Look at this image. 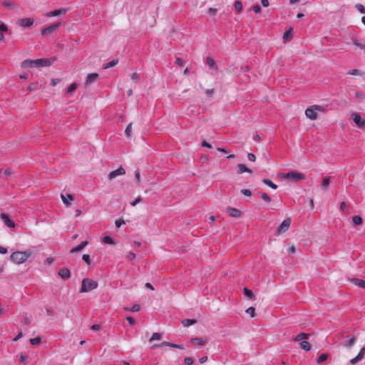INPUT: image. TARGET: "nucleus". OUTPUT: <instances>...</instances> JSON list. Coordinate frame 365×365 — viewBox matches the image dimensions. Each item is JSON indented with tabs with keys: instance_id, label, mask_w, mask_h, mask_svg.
I'll return each instance as SVG.
<instances>
[{
	"instance_id": "1",
	"label": "nucleus",
	"mask_w": 365,
	"mask_h": 365,
	"mask_svg": "<svg viewBox=\"0 0 365 365\" xmlns=\"http://www.w3.org/2000/svg\"><path fill=\"white\" fill-rule=\"evenodd\" d=\"M53 62V60L47 58L36 60L26 59L21 63V66L22 68L48 67L50 66Z\"/></svg>"
},
{
	"instance_id": "2",
	"label": "nucleus",
	"mask_w": 365,
	"mask_h": 365,
	"mask_svg": "<svg viewBox=\"0 0 365 365\" xmlns=\"http://www.w3.org/2000/svg\"><path fill=\"white\" fill-rule=\"evenodd\" d=\"M31 255V252L29 250L24 252L16 251L11 253L10 259L14 263L21 264L25 262Z\"/></svg>"
},
{
	"instance_id": "3",
	"label": "nucleus",
	"mask_w": 365,
	"mask_h": 365,
	"mask_svg": "<svg viewBox=\"0 0 365 365\" xmlns=\"http://www.w3.org/2000/svg\"><path fill=\"white\" fill-rule=\"evenodd\" d=\"M98 287V282L89 278L83 279L81 287V292H88L95 289Z\"/></svg>"
},
{
	"instance_id": "4",
	"label": "nucleus",
	"mask_w": 365,
	"mask_h": 365,
	"mask_svg": "<svg viewBox=\"0 0 365 365\" xmlns=\"http://www.w3.org/2000/svg\"><path fill=\"white\" fill-rule=\"evenodd\" d=\"M281 176L284 179H289L295 182L305 179V175L303 173L294 171L282 173Z\"/></svg>"
},
{
	"instance_id": "5",
	"label": "nucleus",
	"mask_w": 365,
	"mask_h": 365,
	"mask_svg": "<svg viewBox=\"0 0 365 365\" xmlns=\"http://www.w3.org/2000/svg\"><path fill=\"white\" fill-rule=\"evenodd\" d=\"M291 222H292V221L289 217H287L285 220H284L282 221V224L277 229L276 235H280L282 233H284L285 232H287L290 227Z\"/></svg>"
},
{
	"instance_id": "6",
	"label": "nucleus",
	"mask_w": 365,
	"mask_h": 365,
	"mask_svg": "<svg viewBox=\"0 0 365 365\" xmlns=\"http://www.w3.org/2000/svg\"><path fill=\"white\" fill-rule=\"evenodd\" d=\"M125 174V169L122 166H120L118 169H116L115 170L111 171L108 174V177L109 180H113V179L115 178L116 177H118L119 175H123Z\"/></svg>"
},
{
	"instance_id": "7",
	"label": "nucleus",
	"mask_w": 365,
	"mask_h": 365,
	"mask_svg": "<svg viewBox=\"0 0 365 365\" xmlns=\"http://www.w3.org/2000/svg\"><path fill=\"white\" fill-rule=\"evenodd\" d=\"M352 117L354 122L359 128H365V121L361 118V115L359 113H353Z\"/></svg>"
},
{
	"instance_id": "8",
	"label": "nucleus",
	"mask_w": 365,
	"mask_h": 365,
	"mask_svg": "<svg viewBox=\"0 0 365 365\" xmlns=\"http://www.w3.org/2000/svg\"><path fill=\"white\" fill-rule=\"evenodd\" d=\"M34 19L31 18H23L20 19L17 24L19 26L21 27H30L34 24Z\"/></svg>"
},
{
	"instance_id": "9",
	"label": "nucleus",
	"mask_w": 365,
	"mask_h": 365,
	"mask_svg": "<svg viewBox=\"0 0 365 365\" xmlns=\"http://www.w3.org/2000/svg\"><path fill=\"white\" fill-rule=\"evenodd\" d=\"M1 218L3 220L4 223L8 227H10V228L15 227V225H16L15 222L12 220H11L6 214L1 213Z\"/></svg>"
},
{
	"instance_id": "10",
	"label": "nucleus",
	"mask_w": 365,
	"mask_h": 365,
	"mask_svg": "<svg viewBox=\"0 0 365 365\" xmlns=\"http://www.w3.org/2000/svg\"><path fill=\"white\" fill-rule=\"evenodd\" d=\"M60 26H61L60 23L54 24L49 26L47 28L43 29L41 31V34L42 35L50 34Z\"/></svg>"
},
{
	"instance_id": "11",
	"label": "nucleus",
	"mask_w": 365,
	"mask_h": 365,
	"mask_svg": "<svg viewBox=\"0 0 365 365\" xmlns=\"http://www.w3.org/2000/svg\"><path fill=\"white\" fill-rule=\"evenodd\" d=\"M66 11H67L66 9H57V10L47 12L45 15L47 17L58 16L60 15L65 14L66 13Z\"/></svg>"
},
{
	"instance_id": "12",
	"label": "nucleus",
	"mask_w": 365,
	"mask_h": 365,
	"mask_svg": "<svg viewBox=\"0 0 365 365\" xmlns=\"http://www.w3.org/2000/svg\"><path fill=\"white\" fill-rule=\"evenodd\" d=\"M305 115L307 118L310 120H315L317 118V114L312 106L309 107L305 110Z\"/></svg>"
},
{
	"instance_id": "13",
	"label": "nucleus",
	"mask_w": 365,
	"mask_h": 365,
	"mask_svg": "<svg viewBox=\"0 0 365 365\" xmlns=\"http://www.w3.org/2000/svg\"><path fill=\"white\" fill-rule=\"evenodd\" d=\"M58 275L63 279H67L71 277V272L66 267H62L58 270Z\"/></svg>"
},
{
	"instance_id": "14",
	"label": "nucleus",
	"mask_w": 365,
	"mask_h": 365,
	"mask_svg": "<svg viewBox=\"0 0 365 365\" xmlns=\"http://www.w3.org/2000/svg\"><path fill=\"white\" fill-rule=\"evenodd\" d=\"M61 200H62L63 204L66 207H68L71 205L70 201L74 200V197H73V195H71L70 194H68L66 195L61 194Z\"/></svg>"
},
{
	"instance_id": "15",
	"label": "nucleus",
	"mask_w": 365,
	"mask_h": 365,
	"mask_svg": "<svg viewBox=\"0 0 365 365\" xmlns=\"http://www.w3.org/2000/svg\"><path fill=\"white\" fill-rule=\"evenodd\" d=\"M227 212L232 217H239L242 215L241 211L234 207H228Z\"/></svg>"
},
{
	"instance_id": "16",
	"label": "nucleus",
	"mask_w": 365,
	"mask_h": 365,
	"mask_svg": "<svg viewBox=\"0 0 365 365\" xmlns=\"http://www.w3.org/2000/svg\"><path fill=\"white\" fill-rule=\"evenodd\" d=\"M364 353H365V348L363 347L361 349L358 355L356 357L353 358L350 361L351 364H355L358 363L359 361H361L364 355Z\"/></svg>"
},
{
	"instance_id": "17",
	"label": "nucleus",
	"mask_w": 365,
	"mask_h": 365,
	"mask_svg": "<svg viewBox=\"0 0 365 365\" xmlns=\"http://www.w3.org/2000/svg\"><path fill=\"white\" fill-rule=\"evenodd\" d=\"M206 64L210 69L214 70V71L217 70V66L215 63V61L212 57H210V56L207 57Z\"/></svg>"
},
{
	"instance_id": "18",
	"label": "nucleus",
	"mask_w": 365,
	"mask_h": 365,
	"mask_svg": "<svg viewBox=\"0 0 365 365\" xmlns=\"http://www.w3.org/2000/svg\"><path fill=\"white\" fill-rule=\"evenodd\" d=\"M98 74L97 73H89L87 76V78L86 80V83L91 84V83H93L94 81H96L98 79Z\"/></svg>"
},
{
	"instance_id": "19",
	"label": "nucleus",
	"mask_w": 365,
	"mask_h": 365,
	"mask_svg": "<svg viewBox=\"0 0 365 365\" xmlns=\"http://www.w3.org/2000/svg\"><path fill=\"white\" fill-rule=\"evenodd\" d=\"M206 341H207L206 339H202V338H197V337L192 338L190 339V342L193 345L203 346L206 344Z\"/></svg>"
},
{
	"instance_id": "20",
	"label": "nucleus",
	"mask_w": 365,
	"mask_h": 365,
	"mask_svg": "<svg viewBox=\"0 0 365 365\" xmlns=\"http://www.w3.org/2000/svg\"><path fill=\"white\" fill-rule=\"evenodd\" d=\"M177 344H173V343H171V342H169V341H163L160 344H154L153 346H152V349H156V348H158V347H161V346H170V347H173V348H177Z\"/></svg>"
},
{
	"instance_id": "21",
	"label": "nucleus",
	"mask_w": 365,
	"mask_h": 365,
	"mask_svg": "<svg viewBox=\"0 0 365 365\" xmlns=\"http://www.w3.org/2000/svg\"><path fill=\"white\" fill-rule=\"evenodd\" d=\"M88 245V241H83L80 245L71 250V253H75L81 251Z\"/></svg>"
},
{
	"instance_id": "22",
	"label": "nucleus",
	"mask_w": 365,
	"mask_h": 365,
	"mask_svg": "<svg viewBox=\"0 0 365 365\" xmlns=\"http://www.w3.org/2000/svg\"><path fill=\"white\" fill-rule=\"evenodd\" d=\"M350 281L353 282L355 285L365 289V280L358 278H353L351 279Z\"/></svg>"
},
{
	"instance_id": "23",
	"label": "nucleus",
	"mask_w": 365,
	"mask_h": 365,
	"mask_svg": "<svg viewBox=\"0 0 365 365\" xmlns=\"http://www.w3.org/2000/svg\"><path fill=\"white\" fill-rule=\"evenodd\" d=\"M237 174H242L245 172L251 173V170L243 164H238L237 165Z\"/></svg>"
},
{
	"instance_id": "24",
	"label": "nucleus",
	"mask_w": 365,
	"mask_h": 365,
	"mask_svg": "<svg viewBox=\"0 0 365 365\" xmlns=\"http://www.w3.org/2000/svg\"><path fill=\"white\" fill-rule=\"evenodd\" d=\"M356 342V337L355 336L352 335L350 336L349 339L348 341H344L342 344L347 347H351L354 345Z\"/></svg>"
},
{
	"instance_id": "25",
	"label": "nucleus",
	"mask_w": 365,
	"mask_h": 365,
	"mask_svg": "<svg viewBox=\"0 0 365 365\" xmlns=\"http://www.w3.org/2000/svg\"><path fill=\"white\" fill-rule=\"evenodd\" d=\"M2 5L10 10H13L16 8L15 4L10 0H5L2 1Z\"/></svg>"
},
{
	"instance_id": "26",
	"label": "nucleus",
	"mask_w": 365,
	"mask_h": 365,
	"mask_svg": "<svg viewBox=\"0 0 365 365\" xmlns=\"http://www.w3.org/2000/svg\"><path fill=\"white\" fill-rule=\"evenodd\" d=\"M299 345H300V347L302 349H304V350H305L307 351H309L311 349V347H312L309 341H305V340L301 341L299 343Z\"/></svg>"
},
{
	"instance_id": "27",
	"label": "nucleus",
	"mask_w": 365,
	"mask_h": 365,
	"mask_svg": "<svg viewBox=\"0 0 365 365\" xmlns=\"http://www.w3.org/2000/svg\"><path fill=\"white\" fill-rule=\"evenodd\" d=\"M292 28H289L288 30H287L284 33L283 39L284 41H290L291 37H292Z\"/></svg>"
},
{
	"instance_id": "28",
	"label": "nucleus",
	"mask_w": 365,
	"mask_h": 365,
	"mask_svg": "<svg viewBox=\"0 0 365 365\" xmlns=\"http://www.w3.org/2000/svg\"><path fill=\"white\" fill-rule=\"evenodd\" d=\"M308 337V334H305V333H301L298 335H297L294 339H293V341H301L302 339H307Z\"/></svg>"
},
{
	"instance_id": "29",
	"label": "nucleus",
	"mask_w": 365,
	"mask_h": 365,
	"mask_svg": "<svg viewBox=\"0 0 365 365\" xmlns=\"http://www.w3.org/2000/svg\"><path fill=\"white\" fill-rule=\"evenodd\" d=\"M262 182L267 185V186L270 187L272 189H277V185L274 184L271 180L269 179H264Z\"/></svg>"
},
{
	"instance_id": "30",
	"label": "nucleus",
	"mask_w": 365,
	"mask_h": 365,
	"mask_svg": "<svg viewBox=\"0 0 365 365\" xmlns=\"http://www.w3.org/2000/svg\"><path fill=\"white\" fill-rule=\"evenodd\" d=\"M352 222L356 225H359L362 224L363 220L360 216L355 215L352 217Z\"/></svg>"
},
{
	"instance_id": "31",
	"label": "nucleus",
	"mask_w": 365,
	"mask_h": 365,
	"mask_svg": "<svg viewBox=\"0 0 365 365\" xmlns=\"http://www.w3.org/2000/svg\"><path fill=\"white\" fill-rule=\"evenodd\" d=\"M244 294L248 297L250 298V299H255V295L253 294V292L249 289L247 287H245L244 288Z\"/></svg>"
},
{
	"instance_id": "32",
	"label": "nucleus",
	"mask_w": 365,
	"mask_h": 365,
	"mask_svg": "<svg viewBox=\"0 0 365 365\" xmlns=\"http://www.w3.org/2000/svg\"><path fill=\"white\" fill-rule=\"evenodd\" d=\"M328 359V355L325 353L322 354L317 359V362L318 364H320L322 362H324L327 361Z\"/></svg>"
},
{
	"instance_id": "33",
	"label": "nucleus",
	"mask_w": 365,
	"mask_h": 365,
	"mask_svg": "<svg viewBox=\"0 0 365 365\" xmlns=\"http://www.w3.org/2000/svg\"><path fill=\"white\" fill-rule=\"evenodd\" d=\"M330 183V177H326L323 181H322V189L325 190L327 188V187L329 186Z\"/></svg>"
},
{
	"instance_id": "34",
	"label": "nucleus",
	"mask_w": 365,
	"mask_h": 365,
	"mask_svg": "<svg viewBox=\"0 0 365 365\" xmlns=\"http://www.w3.org/2000/svg\"><path fill=\"white\" fill-rule=\"evenodd\" d=\"M234 6L238 12H241L242 11L243 6L242 3L240 1H236L235 2Z\"/></svg>"
},
{
	"instance_id": "35",
	"label": "nucleus",
	"mask_w": 365,
	"mask_h": 365,
	"mask_svg": "<svg viewBox=\"0 0 365 365\" xmlns=\"http://www.w3.org/2000/svg\"><path fill=\"white\" fill-rule=\"evenodd\" d=\"M195 322H196V321H195V320H194V319H184V320L182 321V324H183V326H184V327H189V326H190V325H192V324H195Z\"/></svg>"
},
{
	"instance_id": "36",
	"label": "nucleus",
	"mask_w": 365,
	"mask_h": 365,
	"mask_svg": "<svg viewBox=\"0 0 365 365\" xmlns=\"http://www.w3.org/2000/svg\"><path fill=\"white\" fill-rule=\"evenodd\" d=\"M103 242L106 244H110V245H112V244H114V240L113 239L110 237V236H106L103 238Z\"/></svg>"
},
{
	"instance_id": "37",
	"label": "nucleus",
	"mask_w": 365,
	"mask_h": 365,
	"mask_svg": "<svg viewBox=\"0 0 365 365\" xmlns=\"http://www.w3.org/2000/svg\"><path fill=\"white\" fill-rule=\"evenodd\" d=\"M78 87V83H73L71 85H70V86L68 88L67 91H66V93H72L73 91H74Z\"/></svg>"
},
{
	"instance_id": "38",
	"label": "nucleus",
	"mask_w": 365,
	"mask_h": 365,
	"mask_svg": "<svg viewBox=\"0 0 365 365\" xmlns=\"http://www.w3.org/2000/svg\"><path fill=\"white\" fill-rule=\"evenodd\" d=\"M132 123H129L125 128V134L127 137H130L132 133Z\"/></svg>"
},
{
	"instance_id": "39",
	"label": "nucleus",
	"mask_w": 365,
	"mask_h": 365,
	"mask_svg": "<svg viewBox=\"0 0 365 365\" xmlns=\"http://www.w3.org/2000/svg\"><path fill=\"white\" fill-rule=\"evenodd\" d=\"M118 63L117 60H112L110 62H108L106 65L104 66V68L107 69L111 67L115 66Z\"/></svg>"
},
{
	"instance_id": "40",
	"label": "nucleus",
	"mask_w": 365,
	"mask_h": 365,
	"mask_svg": "<svg viewBox=\"0 0 365 365\" xmlns=\"http://www.w3.org/2000/svg\"><path fill=\"white\" fill-rule=\"evenodd\" d=\"M161 339V335L159 333L155 332L152 334L151 337L150 338L149 341H152L154 340H160Z\"/></svg>"
},
{
	"instance_id": "41",
	"label": "nucleus",
	"mask_w": 365,
	"mask_h": 365,
	"mask_svg": "<svg viewBox=\"0 0 365 365\" xmlns=\"http://www.w3.org/2000/svg\"><path fill=\"white\" fill-rule=\"evenodd\" d=\"M260 197H261V198H262L264 201H265V202H269L271 201V198H270V197H269V196L267 193H265V192H262V193L260 194Z\"/></svg>"
},
{
	"instance_id": "42",
	"label": "nucleus",
	"mask_w": 365,
	"mask_h": 365,
	"mask_svg": "<svg viewBox=\"0 0 365 365\" xmlns=\"http://www.w3.org/2000/svg\"><path fill=\"white\" fill-rule=\"evenodd\" d=\"M246 312L250 315L251 317H254L255 316V309L252 307H249L246 309Z\"/></svg>"
},
{
	"instance_id": "43",
	"label": "nucleus",
	"mask_w": 365,
	"mask_h": 365,
	"mask_svg": "<svg viewBox=\"0 0 365 365\" xmlns=\"http://www.w3.org/2000/svg\"><path fill=\"white\" fill-rule=\"evenodd\" d=\"M312 108L314 109V110L317 112H324L325 109L324 107L321 106H319V105H314V106H312Z\"/></svg>"
},
{
	"instance_id": "44",
	"label": "nucleus",
	"mask_w": 365,
	"mask_h": 365,
	"mask_svg": "<svg viewBox=\"0 0 365 365\" xmlns=\"http://www.w3.org/2000/svg\"><path fill=\"white\" fill-rule=\"evenodd\" d=\"M126 310H128V309L125 308ZM140 309V307L138 304H135L129 310L133 312H139Z\"/></svg>"
},
{
	"instance_id": "45",
	"label": "nucleus",
	"mask_w": 365,
	"mask_h": 365,
	"mask_svg": "<svg viewBox=\"0 0 365 365\" xmlns=\"http://www.w3.org/2000/svg\"><path fill=\"white\" fill-rule=\"evenodd\" d=\"M41 339L40 337H36L33 339H30L29 341L33 345H37L41 342Z\"/></svg>"
},
{
	"instance_id": "46",
	"label": "nucleus",
	"mask_w": 365,
	"mask_h": 365,
	"mask_svg": "<svg viewBox=\"0 0 365 365\" xmlns=\"http://www.w3.org/2000/svg\"><path fill=\"white\" fill-rule=\"evenodd\" d=\"M356 8L361 14H365V7L362 4H357Z\"/></svg>"
},
{
	"instance_id": "47",
	"label": "nucleus",
	"mask_w": 365,
	"mask_h": 365,
	"mask_svg": "<svg viewBox=\"0 0 365 365\" xmlns=\"http://www.w3.org/2000/svg\"><path fill=\"white\" fill-rule=\"evenodd\" d=\"M38 84L37 83H31L27 88V89L30 91H36L37 89Z\"/></svg>"
},
{
	"instance_id": "48",
	"label": "nucleus",
	"mask_w": 365,
	"mask_h": 365,
	"mask_svg": "<svg viewBox=\"0 0 365 365\" xmlns=\"http://www.w3.org/2000/svg\"><path fill=\"white\" fill-rule=\"evenodd\" d=\"M353 43H354V45H355L356 46L359 47V48H361V49H364V51H365V45H364V44H362V43H359V42L358 41H356V40H354V41H353Z\"/></svg>"
},
{
	"instance_id": "49",
	"label": "nucleus",
	"mask_w": 365,
	"mask_h": 365,
	"mask_svg": "<svg viewBox=\"0 0 365 365\" xmlns=\"http://www.w3.org/2000/svg\"><path fill=\"white\" fill-rule=\"evenodd\" d=\"M82 259L87 264H91V258H90V256L89 255H87V254H85L83 255L82 257Z\"/></svg>"
},
{
	"instance_id": "50",
	"label": "nucleus",
	"mask_w": 365,
	"mask_h": 365,
	"mask_svg": "<svg viewBox=\"0 0 365 365\" xmlns=\"http://www.w3.org/2000/svg\"><path fill=\"white\" fill-rule=\"evenodd\" d=\"M140 74L138 73H133L131 76V79L135 82H138L140 80Z\"/></svg>"
},
{
	"instance_id": "51",
	"label": "nucleus",
	"mask_w": 365,
	"mask_h": 365,
	"mask_svg": "<svg viewBox=\"0 0 365 365\" xmlns=\"http://www.w3.org/2000/svg\"><path fill=\"white\" fill-rule=\"evenodd\" d=\"M184 361L186 365H192L194 363V360L191 357L185 358Z\"/></svg>"
},
{
	"instance_id": "52",
	"label": "nucleus",
	"mask_w": 365,
	"mask_h": 365,
	"mask_svg": "<svg viewBox=\"0 0 365 365\" xmlns=\"http://www.w3.org/2000/svg\"><path fill=\"white\" fill-rule=\"evenodd\" d=\"M136 255L135 253L132 252H130L127 254L126 255V259H128V260H133L135 258Z\"/></svg>"
},
{
	"instance_id": "53",
	"label": "nucleus",
	"mask_w": 365,
	"mask_h": 365,
	"mask_svg": "<svg viewBox=\"0 0 365 365\" xmlns=\"http://www.w3.org/2000/svg\"><path fill=\"white\" fill-rule=\"evenodd\" d=\"M241 192H242L244 195H245V196H248V197H250V196H251V195H252V192H251V190H248V189H242V190H241Z\"/></svg>"
},
{
	"instance_id": "54",
	"label": "nucleus",
	"mask_w": 365,
	"mask_h": 365,
	"mask_svg": "<svg viewBox=\"0 0 365 365\" xmlns=\"http://www.w3.org/2000/svg\"><path fill=\"white\" fill-rule=\"evenodd\" d=\"M19 361L21 363L25 362L26 360V358H27L26 356L23 353H20L19 354Z\"/></svg>"
},
{
	"instance_id": "55",
	"label": "nucleus",
	"mask_w": 365,
	"mask_h": 365,
	"mask_svg": "<svg viewBox=\"0 0 365 365\" xmlns=\"http://www.w3.org/2000/svg\"><path fill=\"white\" fill-rule=\"evenodd\" d=\"M0 30L1 31H7L8 30L7 26L1 21H0Z\"/></svg>"
},
{
	"instance_id": "56",
	"label": "nucleus",
	"mask_w": 365,
	"mask_h": 365,
	"mask_svg": "<svg viewBox=\"0 0 365 365\" xmlns=\"http://www.w3.org/2000/svg\"><path fill=\"white\" fill-rule=\"evenodd\" d=\"M141 201V197H138L135 199V200H133V202H130V205L131 206H135L138 203H139Z\"/></svg>"
},
{
	"instance_id": "57",
	"label": "nucleus",
	"mask_w": 365,
	"mask_h": 365,
	"mask_svg": "<svg viewBox=\"0 0 365 365\" xmlns=\"http://www.w3.org/2000/svg\"><path fill=\"white\" fill-rule=\"evenodd\" d=\"M248 160L255 162L256 160V156L253 153H248L247 155Z\"/></svg>"
},
{
	"instance_id": "58",
	"label": "nucleus",
	"mask_w": 365,
	"mask_h": 365,
	"mask_svg": "<svg viewBox=\"0 0 365 365\" xmlns=\"http://www.w3.org/2000/svg\"><path fill=\"white\" fill-rule=\"evenodd\" d=\"M61 81L60 78H53L51 79V84L52 86H56Z\"/></svg>"
},
{
	"instance_id": "59",
	"label": "nucleus",
	"mask_w": 365,
	"mask_h": 365,
	"mask_svg": "<svg viewBox=\"0 0 365 365\" xmlns=\"http://www.w3.org/2000/svg\"><path fill=\"white\" fill-rule=\"evenodd\" d=\"M116 227H120L121 225L125 224V221L123 220H117L115 222Z\"/></svg>"
},
{
	"instance_id": "60",
	"label": "nucleus",
	"mask_w": 365,
	"mask_h": 365,
	"mask_svg": "<svg viewBox=\"0 0 365 365\" xmlns=\"http://www.w3.org/2000/svg\"><path fill=\"white\" fill-rule=\"evenodd\" d=\"M359 71L357 70V69H351V70H349L348 73L349 75H359Z\"/></svg>"
},
{
	"instance_id": "61",
	"label": "nucleus",
	"mask_w": 365,
	"mask_h": 365,
	"mask_svg": "<svg viewBox=\"0 0 365 365\" xmlns=\"http://www.w3.org/2000/svg\"><path fill=\"white\" fill-rule=\"evenodd\" d=\"M175 63L178 66H183V60L181 58H176L175 59Z\"/></svg>"
},
{
	"instance_id": "62",
	"label": "nucleus",
	"mask_w": 365,
	"mask_h": 365,
	"mask_svg": "<svg viewBox=\"0 0 365 365\" xmlns=\"http://www.w3.org/2000/svg\"><path fill=\"white\" fill-rule=\"evenodd\" d=\"M126 320L128 322L129 324L133 325L135 324V321L132 317H127Z\"/></svg>"
},
{
	"instance_id": "63",
	"label": "nucleus",
	"mask_w": 365,
	"mask_h": 365,
	"mask_svg": "<svg viewBox=\"0 0 365 365\" xmlns=\"http://www.w3.org/2000/svg\"><path fill=\"white\" fill-rule=\"evenodd\" d=\"M253 11L256 13V14H258L261 11V7L259 6V5H255L253 6Z\"/></svg>"
},
{
	"instance_id": "64",
	"label": "nucleus",
	"mask_w": 365,
	"mask_h": 365,
	"mask_svg": "<svg viewBox=\"0 0 365 365\" xmlns=\"http://www.w3.org/2000/svg\"><path fill=\"white\" fill-rule=\"evenodd\" d=\"M53 260H54V259H53V257H48V258L46 259V262H46V264H47L48 265H51V264L53 263Z\"/></svg>"
}]
</instances>
